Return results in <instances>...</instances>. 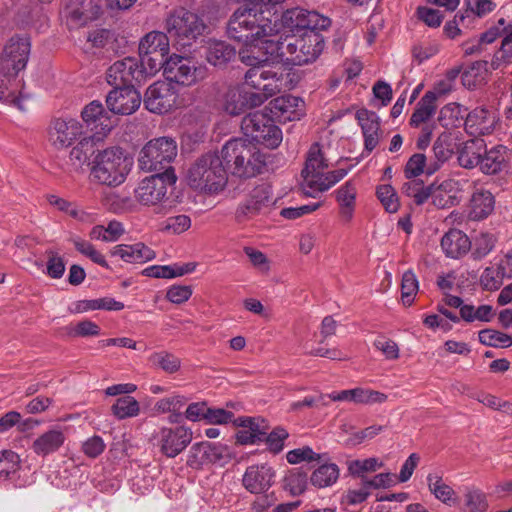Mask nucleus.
Returning a JSON list of instances; mask_svg holds the SVG:
<instances>
[{
	"mask_svg": "<svg viewBox=\"0 0 512 512\" xmlns=\"http://www.w3.org/2000/svg\"><path fill=\"white\" fill-rule=\"evenodd\" d=\"M329 167L324 146L313 143L306 156L305 166L302 170V188L306 195L315 197V194L327 191L330 187L342 180L349 169L340 168L326 171Z\"/></svg>",
	"mask_w": 512,
	"mask_h": 512,
	"instance_id": "39448f33",
	"label": "nucleus"
},
{
	"mask_svg": "<svg viewBox=\"0 0 512 512\" xmlns=\"http://www.w3.org/2000/svg\"><path fill=\"white\" fill-rule=\"evenodd\" d=\"M281 21L279 26H283L290 31L303 30L305 20V10L301 8H292L286 10L281 17H278V21Z\"/></svg>",
	"mask_w": 512,
	"mask_h": 512,
	"instance_id": "6e6d98bb",
	"label": "nucleus"
},
{
	"mask_svg": "<svg viewBox=\"0 0 512 512\" xmlns=\"http://www.w3.org/2000/svg\"><path fill=\"white\" fill-rule=\"evenodd\" d=\"M177 181L174 169H166L141 180L134 190V197L144 206H158L167 199L168 188Z\"/></svg>",
	"mask_w": 512,
	"mask_h": 512,
	"instance_id": "9b49d317",
	"label": "nucleus"
},
{
	"mask_svg": "<svg viewBox=\"0 0 512 512\" xmlns=\"http://www.w3.org/2000/svg\"><path fill=\"white\" fill-rule=\"evenodd\" d=\"M222 107L232 116L242 114L245 111L244 88L241 86L229 87L223 95Z\"/></svg>",
	"mask_w": 512,
	"mask_h": 512,
	"instance_id": "79ce46f5",
	"label": "nucleus"
},
{
	"mask_svg": "<svg viewBox=\"0 0 512 512\" xmlns=\"http://www.w3.org/2000/svg\"><path fill=\"white\" fill-rule=\"evenodd\" d=\"M356 119L362 128L365 149L371 152L379 143V117L375 112L360 109L356 113Z\"/></svg>",
	"mask_w": 512,
	"mask_h": 512,
	"instance_id": "bb28decb",
	"label": "nucleus"
},
{
	"mask_svg": "<svg viewBox=\"0 0 512 512\" xmlns=\"http://www.w3.org/2000/svg\"><path fill=\"white\" fill-rule=\"evenodd\" d=\"M106 103L114 114L130 115L141 104V94L134 87L115 88L106 97Z\"/></svg>",
	"mask_w": 512,
	"mask_h": 512,
	"instance_id": "412c9836",
	"label": "nucleus"
},
{
	"mask_svg": "<svg viewBox=\"0 0 512 512\" xmlns=\"http://www.w3.org/2000/svg\"><path fill=\"white\" fill-rule=\"evenodd\" d=\"M82 124L72 118L55 119L49 130V139L57 149L67 148L82 134Z\"/></svg>",
	"mask_w": 512,
	"mask_h": 512,
	"instance_id": "4be33fe9",
	"label": "nucleus"
},
{
	"mask_svg": "<svg viewBox=\"0 0 512 512\" xmlns=\"http://www.w3.org/2000/svg\"><path fill=\"white\" fill-rule=\"evenodd\" d=\"M266 52L292 65H305L315 61L324 49V41L319 33H305L301 37L287 36L284 40L264 42Z\"/></svg>",
	"mask_w": 512,
	"mask_h": 512,
	"instance_id": "20e7f679",
	"label": "nucleus"
},
{
	"mask_svg": "<svg viewBox=\"0 0 512 512\" xmlns=\"http://www.w3.org/2000/svg\"><path fill=\"white\" fill-rule=\"evenodd\" d=\"M194 263L174 264V265H154L147 267L143 270V274L153 278H166L171 279L185 274L191 273L195 270Z\"/></svg>",
	"mask_w": 512,
	"mask_h": 512,
	"instance_id": "4c0bfd02",
	"label": "nucleus"
},
{
	"mask_svg": "<svg viewBox=\"0 0 512 512\" xmlns=\"http://www.w3.org/2000/svg\"><path fill=\"white\" fill-rule=\"evenodd\" d=\"M82 119L88 126H92V129L101 128L104 133L110 131L113 127L110 115L105 111L103 105L99 101H92L85 106L82 113Z\"/></svg>",
	"mask_w": 512,
	"mask_h": 512,
	"instance_id": "72a5a7b5",
	"label": "nucleus"
},
{
	"mask_svg": "<svg viewBox=\"0 0 512 512\" xmlns=\"http://www.w3.org/2000/svg\"><path fill=\"white\" fill-rule=\"evenodd\" d=\"M222 153H207L188 170L187 180L193 189L206 194L222 191L228 180Z\"/></svg>",
	"mask_w": 512,
	"mask_h": 512,
	"instance_id": "6e6552de",
	"label": "nucleus"
},
{
	"mask_svg": "<svg viewBox=\"0 0 512 512\" xmlns=\"http://www.w3.org/2000/svg\"><path fill=\"white\" fill-rule=\"evenodd\" d=\"M132 161L120 147L98 150L91 163L90 177L93 182L116 187L122 184L130 172Z\"/></svg>",
	"mask_w": 512,
	"mask_h": 512,
	"instance_id": "0eeeda50",
	"label": "nucleus"
},
{
	"mask_svg": "<svg viewBox=\"0 0 512 512\" xmlns=\"http://www.w3.org/2000/svg\"><path fill=\"white\" fill-rule=\"evenodd\" d=\"M331 21L328 17L319 14L316 11L305 10L304 29L307 33H317L316 30H324L328 28Z\"/></svg>",
	"mask_w": 512,
	"mask_h": 512,
	"instance_id": "e2e57ef3",
	"label": "nucleus"
},
{
	"mask_svg": "<svg viewBox=\"0 0 512 512\" xmlns=\"http://www.w3.org/2000/svg\"><path fill=\"white\" fill-rule=\"evenodd\" d=\"M377 197L389 213H395L399 209V201L394 188L391 185H381L377 188Z\"/></svg>",
	"mask_w": 512,
	"mask_h": 512,
	"instance_id": "052dcab7",
	"label": "nucleus"
},
{
	"mask_svg": "<svg viewBox=\"0 0 512 512\" xmlns=\"http://www.w3.org/2000/svg\"><path fill=\"white\" fill-rule=\"evenodd\" d=\"M455 144L450 133H441L433 144V154L435 161L430 162L427 166L426 174L432 175L440 169V167L448 161L454 154Z\"/></svg>",
	"mask_w": 512,
	"mask_h": 512,
	"instance_id": "2f4dec72",
	"label": "nucleus"
},
{
	"mask_svg": "<svg viewBox=\"0 0 512 512\" xmlns=\"http://www.w3.org/2000/svg\"><path fill=\"white\" fill-rule=\"evenodd\" d=\"M110 253L112 256L120 257L128 263H144L153 260L156 256L151 248L141 242L133 245H116L111 249Z\"/></svg>",
	"mask_w": 512,
	"mask_h": 512,
	"instance_id": "c756f323",
	"label": "nucleus"
},
{
	"mask_svg": "<svg viewBox=\"0 0 512 512\" xmlns=\"http://www.w3.org/2000/svg\"><path fill=\"white\" fill-rule=\"evenodd\" d=\"M437 104L433 93H425L417 103L416 109L410 118V125L418 127L427 122L436 112Z\"/></svg>",
	"mask_w": 512,
	"mask_h": 512,
	"instance_id": "a19ab883",
	"label": "nucleus"
},
{
	"mask_svg": "<svg viewBox=\"0 0 512 512\" xmlns=\"http://www.w3.org/2000/svg\"><path fill=\"white\" fill-rule=\"evenodd\" d=\"M111 412L119 420L137 417L140 414V404L134 397L125 395L115 401Z\"/></svg>",
	"mask_w": 512,
	"mask_h": 512,
	"instance_id": "c03bdc74",
	"label": "nucleus"
},
{
	"mask_svg": "<svg viewBox=\"0 0 512 512\" xmlns=\"http://www.w3.org/2000/svg\"><path fill=\"white\" fill-rule=\"evenodd\" d=\"M484 151L485 141L482 138L475 137L463 142L456 152L459 166L467 170L479 168Z\"/></svg>",
	"mask_w": 512,
	"mask_h": 512,
	"instance_id": "393cba45",
	"label": "nucleus"
},
{
	"mask_svg": "<svg viewBox=\"0 0 512 512\" xmlns=\"http://www.w3.org/2000/svg\"><path fill=\"white\" fill-rule=\"evenodd\" d=\"M489 508L487 495L477 487H466L461 510L463 512H486Z\"/></svg>",
	"mask_w": 512,
	"mask_h": 512,
	"instance_id": "ea45409f",
	"label": "nucleus"
},
{
	"mask_svg": "<svg viewBox=\"0 0 512 512\" xmlns=\"http://www.w3.org/2000/svg\"><path fill=\"white\" fill-rule=\"evenodd\" d=\"M289 433L281 427H276L269 434H266L264 441H266L269 450L277 454L284 448V441L288 438Z\"/></svg>",
	"mask_w": 512,
	"mask_h": 512,
	"instance_id": "774afa93",
	"label": "nucleus"
},
{
	"mask_svg": "<svg viewBox=\"0 0 512 512\" xmlns=\"http://www.w3.org/2000/svg\"><path fill=\"white\" fill-rule=\"evenodd\" d=\"M441 247L446 256L458 259L471 249V241L461 230L450 229L442 237Z\"/></svg>",
	"mask_w": 512,
	"mask_h": 512,
	"instance_id": "7c9ffc66",
	"label": "nucleus"
},
{
	"mask_svg": "<svg viewBox=\"0 0 512 512\" xmlns=\"http://www.w3.org/2000/svg\"><path fill=\"white\" fill-rule=\"evenodd\" d=\"M507 148L504 145H495L481 155L479 170L485 175H497L506 168Z\"/></svg>",
	"mask_w": 512,
	"mask_h": 512,
	"instance_id": "c85d7f7f",
	"label": "nucleus"
},
{
	"mask_svg": "<svg viewBox=\"0 0 512 512\" xmlns=\"http://www.w3.org/2000/svg\"><path fill=\"white\" fill-rule=\"evenodd\" d=\"M467 109L455 102L448 103L440 110L438 121L443 127H457L465 119Z\"/></svg>",
	"mask_w": 512,
	"mask_h": 512,
	"instance_id": "37998d69",
	"label": "nucleus"
},
{
	"mask_svg": "<svg viewBox=\"0 0 512 512\" xmlns=\"http://www.w3.org/2000/svg\"><path fill=\"white\" fill-rule=\"evenodd\" d=\"M109 85L115 88L134 87V82L143 80V71L137 59L127 57L113 63L106 72Z\"/></svg>",
	"mask_w": 512,
	"mask_h": 512,
	"instance_id": "a211bd4d",
	"label": "nucleus"
},
{
	"mask_svg": "<svg viewBox=\"0 0 512 512\" xmlns=\"http://www.w3.org/2000/svg\"><path fill=\"white\" fill-rule=\"evenodd\" d=\"M428 164H426V156L416 153L410 157L405 166V176L408 179L415 178L422 173H426Z\"/></svg>",
	"mask_w": 512,
	"mask_h": 512,
	"instance_id": "338daca9",
	"label": "nucleus"
},
{
	"mask_svg": "<svg viewBox=\"0 0 512 512\" xmlns=\"http://www.w3.org/2000/svg\"><path fill=\"white\" fill-rule=\"evenodd\" d=\"M429 491L434 497L448 506H459L460 500L454 489L446 484L441 476L429 474L427 476Z\"/></svg>",
	"mask_w": 512,
	"mask_h": 512,
	"instance_id": "c9c22d12",
	"label": "nucleus"
},
{
	"mask_svg": "<svg viewBox=\"0 0 512 512\" xmlns=\"http://www.w3.org/2000/svg\"><path fill=\"white\" fill-rule=\"evenodd\" d=\"M47 256L46 274L52 279H60L65 272L63 257L54 249L45 252Z\"/></svg>",
	"mask_w": 512,
	"mask_h": 512,
	"instance_id": "13d9d810",
	"label": "nucleus"
},
{
	"mask_svg": "<svg viewBox=\"0 0 512 512\" xmlns=\"http://www.w3.org/2000/svg\"><path fill=\"white\" fill-rule=\"evenodd\" d=\"M66 436L60 427H53L37 436L31 445L32 451L39 457L57 452L65 443Z\"/></svg>",
	"mask_w": 512,
	"mask_h": 512,
	"instance_id": "b1692460",
	"label": "nucleus"
},
{
	"mask_svg": "<svg viewBox=\"0 0 512 512\" xmlns=\"http://www.w3.org/2000/svg\"><path fill=\"white\" fill-rule=\"evenodd\" d=\"M222 158L231 173L240 178L254 177L263 172L266 156L246 139H231L221 149Z\"/></svg>",
	"mask_w": 512,
	"mask_h": 512,
	"instance_id": "423d86ee",
	"label": "nucleus"
},
{
	"mask_svg": "<svg viewBox=\"0 0 512 512\" xmlns=\"http://www.w3.org/2000/svg\"><path fill=\"white\" fill-rule=\"evenodd\" d=\"M241 128L247 137L274 149L282 142V132L275 125L272 117L263 111H255L246 115L241 122Z\"/></svg>",
	"mask_w": 512,
	"mask_h": 512,
	"instance_id": "f8f14e48",
	"label": "nucleus"
},
{
	"mask_svg": "<svg viewBox=\"0 0 512 512\" xmlns=\"http://www.w3.org/2000/svg\"><path fill=\"white\" fill-rule=\"evenodd\" d=\"M279 31L277 11L266 16L262 8L248 5L239 7L230 17L227 26L230 38L242 42L244 49H260V54L265 51L264 42L272 40L271 37Z\"/></svg>",
	"mask_w": 512,
	"mask_h": 512,
	"instance_id": "f03ea898",
	"label": "nucleus"
},
{
	"mask_svg": "<svg viewBox=\"0 0 512 512\" xmlns=\"http://www.w3.org/2000/svg\"><path fill=\"white\" fill-rule=\"evenodd\" d=\"M357 189L353 181L349 180L336 191V199L340 205V213L346 221L353 216Z\"/></svg>",
	"mask_w": 512,
	"mask_h": 512,
	"instance_id": "58836bf2",
	"label": "nucleus"
},
{
	"mask_svg": "<svg viewBox=\"0 0 512 512\" xmlns=\"http://www.w3.org/2000/svg\"><path fill=\"white\" fill-rule=\"evenodd\" d=\"M512 61V25L509 26V31L503 37L500 49L494 54L491 61L493 69H499L503 65H507Z\"/></svg>",
	"mask_w": 512,
	"mask_h": 512,
	"instance_id": "09e8293b",
	"label": "nucleus"
},
{
	"mask_svg": "<svg viewBox=\"0 0 512 512\" xmlns=\"http://www.w3.org/2000/svg\"><path fill=\"white\" fill-rule=\"evenodd\" d=\"M86 52L93 54H105L115 50L114 33L108 29H94L87 33Z\"/></svg>",
	"mask_w": 512,
	"mask_h": 512,
	"instance_id": "473e14b6",
	"label": "nucleus"
},
{
	"mask_svg": "<svg viewBox=\"0 0 512 512\" xmlns=\"http://www.w3.org/2000/svg\"><path fill=\"white\" fill-rule=\"evenodd\" d=\"M304 101L293 95H284L270 101L269 110L279 121L299 120L303 114Z\"/></svg>",
	"mask_w": 512,
	"mask_h": 512,
	"instance_id": "5701e85b",
	"label": "nucleus"
},
{
	"mask_svg": "<svg viewBox=\"0 0 512 512\" xmlns=\"http://www.w3.org/2000/svg\"><path fill=\"white\" fill-rule=\"evenodd\" d=\"M504 279L506 277L502 275V271L495 264L484 269L480 276V285L486 291H496L502 286Z\"/></svg>",
	"mask_w": 512,
	"mask_h": 512,
	"instance_id": "3c124183",
	"label": "nucleus"
},
{
	"mask_svg": "<svg viewBox=\"0 0 512 512\" xmlns=\"http://www.w3.org/2000/svg\"><path fill=\"white\" fill-rule=\"evenodd\" d=\"M418 280L412 271H406L402 276L401 299L404 305L410 306L418 292Z\"/></svg>",
	"mask_w": 512,
	"mask_h": 512,
	"instance_id": "4d7b16f0",
	"label": "nucleus"
},
{
	"mask_svg": "<svg viewBox=\"0 0 512 512\" xmlns=\"http://www.w3.org/2000/svg\"><path fill=\"white\" fill-rule=\"evenodd\" d=\"M227 456V446L204 441L191 446L186 463L193 469H200L203 465L216 463Z\"/></svg>",
	"mask_w": 512,
	"mask_h": 512,
	"instance_id": "6ab92c4d",
	"label": "nucleus"
},
{
	"mask_svg": "<svg viewBox=\"0 0 512 512\" xmlns=\"http://www.w3.org/2000/svg\"><path fill=\"white\" fill-rule=\"evenodd\" d=\"M382 466L377 458H367L363 460H352L348 463V470L353 476L364 478V473L374 472Z\"/></svg>",
	"mask_w": 512,
	"mask_h": 512,
	"instance_id": "680f3d73",
	"label": "nucleus"
},
{
	"mask_svg": "<svg viewBox=\"0 0 512 512\" xmlns=\"http://www.w3.org/2000/svg\"><path fill=\"white\" fill-rule=\"evenodd\" d=\"M92 155H95L94 138L85 137L71 149L69 159L72 165L82 167Z\"/></svg>",
	"mask_w": 512,
	"mask_h": 512,
	"instance_id": "a18cd8bd",
	"label": "nucleus"
},
{
	"mask_svg": "<svg viewBox=\"0 0 512 512\" xmlns=\"http://www.w3.org/2000/svg\"><path fill=\"white\" fill-rule=\"evenodd\" d=\"M192 439V430L183 425L176 427L164 426L153 434L155 445L168 458H175L181 454L191 443Z\"/></svg>",
	"mask_w": 512,
	"mask_h": 512,
	"instance_id": "4468645a",
	"label": "nucleus"
},
{
	"mask_svg": "<svg viewBox=\"0 0 512 512\" xmlns=\"http://www.w3.org/2000/svg\"><path fill=\"white\" fill-rule=\"evenodd\" d=\"M178 94L167 81H157L150 85L144 95L145 108L155 114H165L176 107Z\"/></svg>",
	"mask_w": 512,
	"mask_h": 512,
	"instance_id": "f3484780",
	"label": "nucleus"
},
{
	"mask_svg": "<svg viewBox=\"0 0 512 512\" xmlns=\"http://www.w3.org/2000/svg\"><path fill=\"white\" fill-rule=\"evenodd\" d=\"M495 208L493 194L485 188H476L469 201V217L472 220H483L487 218Z\"/></svg>",
	"mask_w": 512,
	"mask_h": 512,
	"instance_id": "cd10ccee",
	"label": "nucleus"
},
{
	"mask_svg": "<svg viewBox=\"0 0 512 512\" xmlns=\"http://www.w3.org/2000/svg\"><path fill=\"white\" fill-rule=\"evenodd\" d=\"M31 43L24 36L11 37L3 48L0 64L4 74H0V101L14 105L25 110L22 78H18L20 71L24 70L30 56Z\"/></svg>",
	"mask_w": 512,
	"mask_h": 512,
	"instance_id": "7ed1b4c3",
	"label": "nucleus"
},
{
	"mask_svg": "<svg viewBox=\"0 0 512 512\" xmlns=\"http://www.w3.org/2000/svg\"><path fill=\"white\" fill-rule=\"evenodd\" d=\"M191 227V218L188 215L180 214L168 217L161 223L160 230L168 234H181Z\"/></svg>",
	"mask_w": 512,
	"mask_h": 512,
	"instance_id": "5fc2aeb1",
	"label": "nucleus"
},
{
	"mask_svg": "<svg viewBox=\"0 0 512 512\" xmlns=\"http://www.w3.org/2000/svg\"><path fill=\"white\" fill-rule=\"evenodd\" d=\"M152 365L162 369L164 372L172 374L180 369L181 361L175 355L166 352H156L149 357Z\"/></svg>",
	"mask_w": 512,
	"mask_h": 512,
	"instance_id": "de8ad7c7",
	"label": "nucleus"
},
{
	"mask_svg": "<svg viewBox=\"0 0 512 512\" xmlns=\"http://www.w3.org/2000/svg\"><path fill=\"white\" fill-rule=\"evenodd\" d=\"M165 29L174 45L186 48L203 34L206 24L198 14L179 9L166 18Z\"/></svg>",
	"mask_w": 512,
	"mask_h": 512,
	"instance_id": "1a4fd4ad",
	"label": "nucleus"
},
{
	"mask_svg": "<svg viewBox=\"0 0 512 512\" xmlns=\"http://www.w3.org/2000/svg\"><path fill=\"white\" fill-rule=\"evenodd\" d=\"M339 477V468L334 463L323 464L311 475V483L319 488L333 485Z\"/></svg>",
	"mask_w": 512,
	"mask_h": 512,
	"instance_id": "49530a36",
	"label": "nucleus"
},
{
	"mask_svg": "<svg viewBox=\"0 0 512 512\" xmlns=\"http://www.w3.org/2000/svg\"><path fill=\"white\" fill-rule=\"evenodd\" d=\"M236 55L233 46L221 40H209L206 47V59L214 66H222L232 60Z\"/></svg>",
	"mask_w": 512,
	"mask_h": 512,
	"instance_id": "e433bc0d",
	"label": "nucleus"
},
{
	"mask_svg": "<svg viewBox=\"0 0 512 512\" xmlns=\"http://www.w3.org/2000/svg\"><path fill=\"white\" fill-rule=\"evenodd\" d=\"M497 238L494 234L481 232L474 239L472 256L476 260L486 257L495 247Z\"/></svg>",
	"mask_w": 512,
	"mask_h": 512,
	"instance_id": "8fccbe9b",
	"label": "nucleus"
},
{
	"mask_svg": "<svg viewBox=\"0 0 512 512\" xmlns=\"http://www.w3.org/2000/svg\"><path fill=\"white\" fill-rule=\"evenodd\" d=\"M275 471L266 463L247 467L242 483L253 494H265L274 483Z\"/></svg>",
	"mask_w": 512,
	"mask_h": 512,
	"instance_id": "aec40b11",
	"label": "nucleus"
},
{
	"mask_svg": "<svg viewBox=\"0 0 512 512\" xmlns=\"http://www.w3.org/2000/svg\"><path fill=\"white\" fill-rule=\"evenodd\" d=\"M186 402L187 399L184 396L176 394L160 399L155 404V409L160 413H175L179 411Z\"/></svg>",
	"mask_w": 512,
	"mask_h": 512,
	"instance_id": "69168bd1",
	"label": "nucleus"
},
{
	"mask_svg": "<svg viewBox=\"0 0 512 512\" xmlns=\"http://www.w3.org/2000/svg\"><path fill=\"white\" fill-rule=\"evenodd\" d=\"M239 57L242 63L250 66L244 79L252 89L265 91L272 97L295 87V72L281 61H276L278 58L272 57L266 50L260 54V49H242Z\"/></svg>",
	"mask_w": 512,
	"mask_h": 512,
	"instance_id": "f257e3e1",
	"label": "nucleus"
},
{
	"mask_svg": "<svg viewBox=\"0 0 512 512\" xmlns=\"http://www.w3.org/2000/svg\"><path fill=\"white\" fill-rule=\"evenodd\" d=\"M479 341L492 347H510L512 346V336L493 330L484 329L479 332Z\"/></svg>",
	"mask_w": 512,
	"mask_h": 512,
	"instance_id": "864d4df0",
	"label": "nucleus"
},
{
	"mask_svg": "<svg viewBox=\"0 0 512 512\" xmlns=\"http://www.w3.org/2000/svg\"><path fill=\"white\" fill-rule=\"evenodd\" d=\"M494 124V116L483 107H477L465 115V130L475 137L490 134Z\"/></svg>",
	"mask_w": 512,
	"mask_h": 512,
	"instance_id": "a878e982",
	"label": "nucleus"
},
{
	"mask_svg": "<svg viewBox=\"0 0 512 512\" xmlns=\"http://www.w3.org/2000/svg\"><path fill=\"white\" fill-rule=\"evenodd\" d=\"M286 459L290 464H299L301 462L319 461L321 456L315 453L309 446H304L290 450L286 454Z\"/></svg>",
	"mask_w": 512,
	"mask_h": 512,
	"instance_id": "0e129e2a",
	"label": "nucleus"
},
{
	"mask_svg": "<svg viewBox=\"0 0 512 512\" xmlns=\"http://www.w3.org/2000/svg\"><path fill=\"white\" fill-rule=\"evenodd\" d=\"M470 180L466 177L452 176L441 182L431 184L432 204L445 209L460 204L463 193Z\"/></svg>",
	"mask_w": 512,
	"mask_h": 512,
	"instance_id": "dca6fc26",
	"label": "nucleus"
},
{
	"mask_svg": "<svg viewBox=\"0 0 512 512\" xmlns=\"http://www.w3.org/2000/svg\"><path fill=\"white\" fill-rule=\"evenodd\" d=\"M164 76L169 83L192 86L206 77V69L203 66H197L189 58L172 55L165 63Z\"/></svg>",
	"mask_w": 512,
	"mask_h": 512,
	"instance_id": "ddd939ff",
	"label": "nucleus"
},
{
	"mask_svg": "<svg viewBox=\"0 0 512 512\" xmlns=\"http://www.w3.org/2000/svg\"><path fill=\"white\" fill-rule=\"evenodd\" d=\"M276 200L273 197L272 188L267 183L254 187L247 198L239 204L236 217L239 221L267 214L274 206Z\"/></svg>",
	"mask_w": 512,
	"mask_h": 512,
	"instance_id": "2eb2a0df",
	"label": "nucleus"
},
{
	"mask_svg": "<svg viewBox=\"0 0 512 512\" xmlns=\"http://www.w3.org/2000/svg\"><path fill=\"white\" fill-rule=\"evenodd\" d=\"M141 61L140 69L143 71V79L145 76H152L161 68L164 69L167 55L151 54V55H139Z\"/></svg>",
	"mask_w": 512,
	"mask_h": 512,
	"instance_id": "bf43d9fd",
	"label": "nucleus"
},
{
	"mask_svg": "<svg viewBox=\"0 0 512 512\" xmlns=\"http://www.w3.org/2000/svg\"><path fill=\"white\" fill-rule=\"evenodd\" d=\"M169 35L160 31H151L147 33L139 43V55L169 53Z\"/></svg>",
	"mask_w": 512,
	"mask_h": 512,
	"instance_id": "f704fd0d",
	"label": "nucleus"
},
{
	"mask_svg": "<svg viewBox=\"0 0 512 512\" xmlns=\"http://www.w3.org/2000/svg\"><path fill=\"white\" fill-rule=\"evenodd\" d=\"M177 156V143L171 137L150 140L141 150L139 166L147 172L173 169L170 164Z\"/></svg>",
	"mask_w": 512,
	"mask_h": 512,
	"instance_id": "9d476101",
	"label": "nucleus"
},
{
	"mask_svg": "<svg viewBox=\"0 0 512 512\" xmlns=\"http://www.w3.org/2000/svg\"><path fill=\"white\" fill-rule=\"evenodd\" d=\"M20 468V457L12 450L0 452V480H7Z\"/></svg>",
	"mask_w": 512,
	"mask_h": 512,
	"instance_id": "603ef678",
	"label": "nucleus"
}]
</instances>
